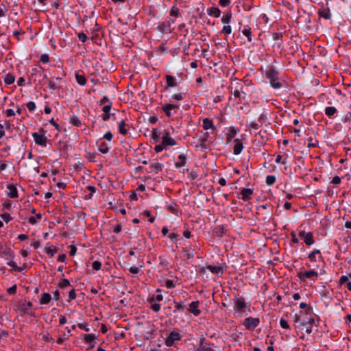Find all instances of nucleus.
<instances>
[{"instance_id":"nucleus-62","label":"nucleus","mask_w":351,"mask_h":351,"mask_svg":"<svg viewBox=\"0 0 351 351\" xmlns=\"http://www.w3.org/2000/svg\"><path fill=\"white\" fill-rule=\"evenodd\" d=\"M101 263L98 261H95L93 263V268L96 270V271H98L101 269Z\"/></svg>"},{"instance_id":"nucleus-36","label":"nucleus","mask_w":351,"mask_h":351,"mask_svg":"<svg viewBox=\"0 0 351 351\" xmlns=\"http://www.w3.org/2000/svg\"><path fill=\"white\" fill-rule=\"evenodd\" d=\"M66 330L67 331V335H66V334H64L63 337H59L56 341L58 344H62L64 341L67 340L71 336V330L68 327H66Z\"/></svg>"},{"instance_id":"nucleus-31","label":"nucleus","mask_w":351,"mask_h":351,"mask_svg":"<svg viewBox=\"0 0 351 351\" xmlns=\"http://www.w3.org/2000/svg\"><path fill=\"white\" fill-rule=\"evenodd\" d=\"M40 303L41 304H48L51 300V296L49 293H43L40 295Z\"/></svg>"},{"instance_id":"nucleus-12","label":"nucleus","mask_w":351,"mask_h":351,"mask_svg":"<svg viewBox=\"0 0 351 351\" xmlns=\"http://www.w3.org/2000/svg\"><path fill=\"white\" fill-rule=\"evenodd\" d=\"M32 137L34 138V140L37 145L42 147L47 146V138L45 136L44 134H40L37 132H34L32 134Z\"/></svg>"},{"instance_id":"nucleus-25","label":"nucleus","mask_w":351,"mask_h":351,"mask_svg":"<svg viewBox=\"0 0 351 351\" xmlns=\"http://www.w3.org/2000/svg\"><path fill=\"white\" fill-rule=\"evenodd\" d=\"M317 256H318L319 259H322L320 250L315 249L308 254V258L311 262H316L317 261Z\"/></svg>"},{"instance_id":"nucleus-45","label":"nucleus","mask_w":351,"mask_h":351,"mask_svg":"<svg viewBox=\"0 0 351 351\" xmlns=\"http://www.w3.org/2000/svg\"><path fill=\"white\" fill-rule=\"evenodd\" d=\"M184 95L185 94L183 93H176L171 96V99L177 101H182L184 99Z\"/></svg>"},{"instance_id":"nucleus-54","label":"nucleus","mask_w":351,"mask_h":351,"mask_svg":"<svg viewBox=\"0 0 351 351\" xmlns=\"http://www.w3.org/2000/svg\"><path fill=\"white\" fill-rule=\"evenodd\" d=\"M77 37L80 41L82 43H85L88 38L87 36L84 32H80L77 34Z\"/></svg>"},{"instance_id":"nucleus-56","label":"nucleus","mask_w":351,"mask_h":351,"mask_svg":"<svg viewBox=\"0 0 351 351\" xmlns=\"http://www.w3.org/2000/svg\"><path fill=\"white\" fill-rule=\"evenodd\" d=\"M1 217L3 219V220L5 221L6 223L12 219V217L10 216L9 213H3L1 215Z\"/></svg>"},{"instance_id":"nucleus-13","label":"nucleus","mask_w":351,"mask_h":351,"mask_svg":"<svg viewBox=\"0 0 351 351\" xmlns=\"http://www.w3.org/2000/svg\"><path fill=\"white\" fill-rule=\"evenodd\" d=\"M297 276L300 279L311 278L313 277H317L318 273L314 269L310 271H300L298 273Z\"/></svg>"},{"instance_id":"nucleus-44","label":"nucleus","mask_w":351,"mask_h":351,"mask_svg":"<svg viewBox=\"0 0 351 351\" xmlns=\"http://www.w3.org/2000/svg\"><path fill=\"white\" fill-rule=\"evenodd\" d=\"M208 136V133H206V135H204V136H201L199 138V141H201L200 146L202 148L206 149L208 147V145H207Z\"/></svg>"},{"instance_id":"nucleus-30","label":"nucleus","mask_w":351,"mask_h":351,"mask_svg":"<svg viewBox=\"0 0 351 351\" xmlns=\"http://www.w3.org/2000/svg\"><path fill=\"white\" fill-rule=\"evenodd\" d=\"M163 165L161 163L159 162H154L152 163L149 165V168L151 169L152 171H153L154 173H158L162 169Z\"/></svg>"},{"instance_id":"nucleus-11","label":"nucleus","mask_w":351,"mask_h":351,"mask_svg":"<svg viewBox=\"0 0 351 351\" xmlns=\"http://www.w3.org/2000/svg\"><path fill=\"white\" fill-rule=\"evenodd\" d=\"M162 300L163 296L162 294H158L150 300L151 308L154 312H158L160 310V305L158 302Z\"/></svg>"},{"instance_id":"nucleus-3","label":"nucleus","mask_w":351,"mask_h":351,"mask_svg":"<svg viewBox=\"0 0 351 351\" xmlns=\"http://www.w3.org/2000/svg\"><path fill=\"white\" fill-rule=\"evenodd\" d=\"M265 76L269 80L271 86L275 89H280L282 88V84L278 81V73L273 67L269 66L265 71Z\"/></svg>"},{"instance_id":"nucleus-46","label":"nucleus","mask_w":351,"mask_h":351,"mask_svg":"<svg viewBox=\"0 0 351 351\" xmlns=\"http://www.w3.org/2000/svg\"><path fill=\"white\" fill-rule=\"evenodd\" d=\"M48 87L49 89L54 90L60 89L61 86L55 82L49 80L48 83Z\"/></svg>"},{"instance_id":"nucleus-26","label":"nucleus","mask_w":351,"mask_h":351,"mask_svg":"<svg viewBox=\"0 0 351 351\" xmlns=\"http://www.w3.org/2000/svg\"><path fill=\"white\" fill-rule=\"evenodd\" d=\"M239 132V130L237 127H230L227 134L226 141L228 143L230 142L231 140L236 136Z\"/></svg>"},{"instance_id":"nucleus-28","label":"nucleus","mask_w":351,"mask_h":351,"mask_svg":"<svg viewBox=\"0 0 351 351\" xmlns=\"http://www.w3.org/2000/svg\"><path fill=\"white\" fill-rule=\"evenodd\" d=\"M166 81H167V85L168 87H176L177 86V83L176 82V78L171 75H167L165 76Z\"/></svg>"},{"instance_id":"nucleus-7","label":"nucleus","mask_w":351,"mask_h":351,"mask_svg":"<svg viewBox=\"0 0 351 351\" xmlns=\"http://www.w3.org/2000/svg\"><path fill=\"white\" fill-rule=\"evenodd\" d=\"M260 324V319L257 317H248L244 319L243 326L247 330H254Z\"/></svg>"},{"instance_id":"nucleus-49","label":"nucleus","mask_w":351,"mask_h":351,"mask_svg":"<svg viewBox=\"0 0 351 351\" xmlns=\"http://www.w3.org/2000/svg\"><path fill=\"white\" fill-rule=\"evenodd\" d=\"M221 33L226 35H230L232 33L231 26L229 24L224 25L222 28Z\"/></svg>"},{"instance_id":"nucleus-34","label":"nucleus","mask_w":351,"mask_h":351,"mask_svg":"<svg viewBox=\"0 0 351 351\" xmlns=\"http://www.w3.org/2000/svg\"><path fill=\"white\" fill-rule=\"evenodd\" d=\"M76 82L81 86H85L86 84V78L85 75H80L77 73L75 74Z\"/></svg>"},{"instance_id":"nucleus-50","label":"nucleus","mask_w":351,"mask_h":351,"mask_svg":"<svg viewBox=\"0 0 351 351\" xmlns=\"http://www.w3.org/2000/svg\"><path fill=\"white\" fill-rule=\"evenodd\" d=\"M165 285L169 289L174 288L176 287L175 282L171 279L166 280L165 282Z\"/></svg>"},{"instance_id":"nucleus-2","label":"nucleus","mask_w":351,"mask_h":351,"mask_svg":"<svg viewBox=\"0 0 351 351\" xmlns=\"http://www.w3.org/2000/svg\"><path fill=\"white\" fill-rule=\"evenodd\" d=\"M176 145V141L174 138L170 136L169 132L165 130L162 136V141L160 144L156 145L154 147V151L156 153L162 152L163 149H167L169 146H173Z\"/></svg>"},{"instance_id":"nucleus-14","label":"nucleus","mask_w":351,"mask_h":351,"mask_svg":"<svg viewBox=\"0 0 351 351\" xmlns=\"http://www.w3.org/2000/svg\"><path fill=\"white\" fill-rule=\"evenodd\" d=\"M8 254L9 257H6L7 265L12 267L14 270L21 271L22 270L21 267H18L16 263L13 261L14 253L12 251H8Z\"/></svg>"},{"instance_id":"nucleus-63","label":"nucleus","mask_w":351,"mask_h":351,"mask_svg":"<svg viewBox=\"0 0 351 351\" xmlns=\"http://www.w3.org/2000/svg\"><path fill=\"white\" fill-rule=\"evenodd\" d=\"M184 28H185L184 23H182L178 26L179 30L182 31L184 36H186L188 34L189 32H188L187 29H184Z\"/></svg>"},{"instance_id":"nucleus-35","label":"nucleus","mask_w":351,"mask_h":351,"mask_svg":"<svg viewBox=\"0 0 351 351\" xmlns=\"http://www.w3.org/2000/svg\"><path fill=\"white\" fill-rule=\"evenodd\" d=\"M318 13H319V16L320 17H322L325 19H329L331 16L330 10L328 9H326V8L319 10Z\"/></svg>"},{"instance_id":"nucleus-33","label":"nucleus","mask_w":351,"mask_h":351,"mask_svg":"<svg viewBox=\"0 0 351 351\" xmlns=\"http://www.w3.org/2000/svg\"><path fill=\"white\" fill-rule=\"evenodd\" d=\"M232 17V15L230 12H224L221 19V22L225 25H228L230 23Z\"/></svg>"},{"instance_id":"nucleus-47","label":"nucleus","mask_w":351,"mask_h":351,"mask_svg":"<svg viewBox=\"0 0 351 351\" xmlns=\"http://www.w3.org/2000/svg\"><path fill=\"white\" fill-rule=\"evenodd\" d=\"M276 180V178L275 176L269 175L266 177V184L269 186L274 184Z\"/></svg>"},{"instance_id":"nucleus-8","label":"nucleus","mask_w":351,"mask_h":351,"mask_svg":"<svg viewBox=\"0 0 351 351\" xmlns=\"http://www.w3.org/2000/svg\"><path fill=\"white\" fill-rule=\"evenodd\" d=\"M235 308L239 312H244L246 308V303L243 297L237 295L233 300Z\"/></svg>"},{"instance_id":"nucleus-40","label":"nucleus","mask_w":351,"mask_h":351,"mask_svg":"<svg viewBox=\"0 0 351 351\" xmlns=\"http://www.w3.org/2000/svg\"><path fill=\"white\" fill-rule=\"evenodd\" d=\"M69 123L77 127L81 125V121L76 115H73L70 117Z\"/></svg>"},{"instance_id":"nucleus-9","label":"nucleus","mask_w":351,"mask_h":351,"mask_svg":"<svg viewBox=\"0 0 351 351\" xmlns=\"http://www.w3.org/2000/svg\"><path fill=\"white\" fill-rule=\"evenodd\" d=\"M206 269L209 270L211 273L216 275H221L223 272V269L222 267L219 265H207L206 267H202L199 269L200 274H204L206 271Z\"/></svg>"},{"instance_id":"nucleus-39","label":"nucleus","mask_w":351,"mask_h":351,"mask_svg":"<svg viewBox=\"0 0 351 351\" xmlns=\"http://www.w3.org/2000/svg\"><path fill=\"white\" fill-rule=\"evenodd\" d=\"M15 77L11 73L6 74L5 78H4V82L7 85H10L14 82Z\"/></svg>"},{"instance_id":"nucleus-59","label":"nucleus","mask_w":351,"mask_h":351,"mask_svg":"<svg viewBox=\"0 0 351 351\" xmlns=\"http://www.w3.org/2000/svg\"><path fill=\"white\" fill-rule=\"evenodd\" d=\"M40 61L43 63H48L49 61V55L47 54V53H43L40 56Z\"/></svg>"},{"instance_id":"nucleus-23","label":"nucleus","mask_w":351,"mask_h":351,"mask_svg":"<svg viewBox=\"0 0 351 351\" xmlns=\"http://www.w3.org/2000/svg\"><path fill=\"white\" fill-rule=\"evenodd\" d=\"M202 127H203L204 130H212L213 131L216 130V127L213 124V121L208 118H205L203 119Z\"/></svg>"},{"instance_id":"nucleus-51","label":"nucleus","mask_w":351,"mask_h":351,"mask_svg":"<svg viewBox=\"0 0 351 351\" xmlns=\"http://www.w3.org/2000/svg\"><path fill=\"white\" fill-rule=\"evenodd\" d=\"M280 326L284 329H289L290 326L288 322L283 318L280 319Z\"/></svg>"},{"instance_id":"nucleus-52","label":"nucleus","mask_w":351,"mask_h":351,"mask_svg":"<svg viewBox=\"0 0 351 351\" xmlns=\"http://www.w3.org/2000/svg\"><path fill=\"white\" fill-rule=\"evenodd\" d=\"M45 252L49 255L50 256H53L55 253L56 252V248H53V247H46L45 248Z\"/></svg>"},{"instance_id":"nucleus-60","label":"nucleus","mask_w":351,"mask_h":351,"mask_svg":"<svg viewBox=\"0 0 351 351\" xmlns=\"http://www.w3.org/2000/svg\"><path fill=\"white\" fill-rule=\"evenodd\" d=\"M169 237L170 238V239L172 241H176L178 239L180 238V235L176 234V233H174V232H171L169 234Z\"/></svg>"},{"instance_id":"nucleus-16","label":"nucleus","mask_w":351,"mask_h":351,"mask_svg":"<svg viewBox=\"0 0 351 351\" xmlns=\"http://www.w3.org/2000/svg\"><path fill=\"white\" fill-rule=\"evenodd\" d=\"M8 192L7 195L10 198H16L18 197V190L13 184H8L6 186Z\"/></svg>"},{"instance_id":"nucleus-64","label":"nucleus","mask_w":351,"mask_h":351,"mask_svg":"<svg viewBox=\"0 0 351 351\" xmlns=\"http://www.w3.org/2000/svg\"><path fill=\"white\" fill-rule=\"evenodd\" d=\"M231 3V0H219V3L221 7H227Z\"/></svg>"},{"instance_id":"nucleus-10","label":"nucleus","mask_w":351,"mask_h":351,"mask_svg":"<svg viewBox=\"0 0 351 351\" xmlns=\"http://www.w3.org/2000/svg\"><path fill=\"white\" fill-rule=\"evenodd\" d=\"M197 351H215L213 344L206 342V339L204 336L199 338V346Z\"/></svg>"},{"instance_id":"nucleus-22","label":"nucleus","mask_w":351,"mask_h":351,"mask_svg":"<svg viewBox=\"0 0 351 351\" xmlns=\"http://www.w3.org/2000/svg\"><path fill=\"white\" fill-rule=\"evenodd\" d=\"M253 190L251 189L243 188L241 191V199L243 201H247L252 198Z\"/></svg>"},{"instance_id":"nucleus-6","label":"nucleus","mask_w":351,"mask_h":351,"mask_svg":"<svg viewBox=\"0 0 351 351\" xmlns=\"http://www.w3.org/2000/svg\"><path fill=\"white\" fill-rule=\"evenodd\" d=\"M299 237L304 241L307 246H311L314 244L315 240L313 234L311 232H305L304 230H300L298 232Z\"/></svg>"},{"instance_id":"nucleus-29","label":"nucleus","mask_w":351,"mask_h":351,"mask_svg":"<svg viewBox=\"0 0 351 351\" xmlns=\"http://www.w3.org/2000/svg\"><path fill=\"white\" fill-rule=\"evenodd\" d=\"M215 229V235L219 238H221L226 233V229L223 225L217 226Z\"/></svg>"},{"instance_id":"nucleus-32","label":"nucleus","mask_w":351,"mask_h":351,"mask_svg":"<svg viewBox=\"0 0 351 351\" xmlns=\"http://www.w3.org/2000/svg\"><path fill=\"white\" fill-rule=\"evenodd\" d=\"M126 126L127 124L123 119L119 122V132L120 134L126 135L128 133Z\"/></svg>"},{"instance_id":"nucleus-17","label":"nucleus","mask_w":351,"mask_h":351,"mask_svg":"<svg viewBox=\"0 0 351 351\" xmlns=\"http://www.w3.org/2000/svg\"><path fill=\"white\" fill-rule=\"evenodd\" d=\"M199 301H193L189 304V311L193 314L195 316H198L200 315L201 311L199 309Z\"/></svg>"},{"instance_id":"nucleus-1","label":"nucleus","mask_w":351,"mask_h":351,"mask_svg":"<svg viewBox=\"0 0 351 351\" xmlns=\"http://www.w3.org/2000/svg\"><path fill=\"white\" fill-rule=\"evenodd\" d=\"M300 313L301 315H295L294 322L295 323L298 322L300 325L302 326H306L307 324L313 325L315 322V315L312 308L308 307V308L305 309L304 311H301Z\"/></svg>"},{"instance_id":"nucleus-19","label":"nucleus","mask_w":351,"mask_h":351,"mask_svg":"<svg viewBox=\"0 0 351 351\" xmlns=\"http://www.w3.org/2000/svg\"><path fill=\"white\" fill-rule=\"evenodd\" d=\"M97 145L98 147V150L102 154H107L109 152L110 147L108 145L103 141L102 139H99L97 141Z\"/></svg>"},{"instance_id":"nucleus-42","label":"nucleus","mask_w":351,"mask_h":351,"mask_svg":"<svg viewBox=\"0 0 351 351\" xmlns=\"http://www.w3.org/2000/svg\"><path fill=\"white\" fill-rule=\"evenodd\" d=\"M173 304L176 310L180 312H183L185 309L186 306L183 302H174Z\"/></svg>"},{"instance_id":"nucleus-53","label":"nucleus","mask_w":351,"mask_h":351,"mask_svg":"<svg viewBox=\"0 0 351 351\" xmlns=\"http://www.w3.org/2000/svg\"><path fill=\"white\" fill-rule=\"evenodd\" d=\"M26 106L29 112H33L36 109V104L32 101L27 102Z\"/></svg>"},{"instance_id":"nucleus-18","label":"nucleus","mask_w":351,"mask_h":351,"mask_svg":"<svg viewBox=\"0 0 351 351\" xmlns=\"http://www.w3.org/2000/svg\"><path fill=\"white\" fill-rule=\"evenodd\" d=\"M187 156L184 154H181L178 157V160L175 162V167L181 169L186 165Z\"/></svg>"},{"instance_id":"nucleus-61","label":"nucleus","mask_w":351,"mask_h":351,"mask_svg":"<svg viewBox=\"0 0 351 351\" xmlns=\"http://www.w3.org/2000/svg\"><path fill=\"white\" fill-rule=\"evenodd\" d=\"M341 178L340 177L336 176L332 178L330 183H332L335 185H338L341 183Z\"/></svg>"},{"instance_id":"nucleus-55","label":"nucleus","mask_w":351,"mask_h":351,"mask_svg":"<svg viewBox=\"0 0 351 351\" xmlns=\"http://www.w3.org/2000/svg\"><path fill=\"white\" fill-rule=\"evenodd\" d=\"M77 326L80 329L84 330H85L86 332L90 331V328L88 326V324L86 323H79V324H77Z\"/></svg>"},{"instance_id":"nucleus-21","label":"nucleus","mask_w":351,"mask_h":351,"mask_svg":"<svg viewBox=\"0 0 351 351\" xmlns=\"http://www.w3.org/2000/svg\"><path fill=\"white\" fill-rule=\"evenodd\" d=\"M112 108V102H109V104L105 105L103 108H102V111L104 112V113L102 114V119L104 121H108L110 119V111Z\"/></svg>"},{"instance_id":"nucleus-27","label":"nucleus","mask_w":351,"mask_h":351,"mask_svg":"<svg viewBox=\"0 0 351 351\" xmlns=\"http://www.w3.org/2000/svg\"><path fill=\"white\" fill-rule=\"evenodd\" d=\"M207 14L209 16H213L215 18H218L221 15V10L217 7H211L207 9Z\"/></svg>"},{"instance_id":"nucleus-43","label":"nucleus","mask_w":351,"mask_h":351,"mask_svg":"<svg viewBox=\"0 0 351 351\" xmlns=\"http://www.w3.org/2000/svg\"><path fill=\"white\" fill-rule=\"evenodd\" d=\"M42 218V215L40 213H38L36 215V217H30L28 219V222L30 224H35L37 223L38 220H40Z\"/></svg>"},{"instance_id":"nucleus-24","label":"nucleus","mask_w":351,"mask_h":351,"mask_svg":"<svg viewBox=\"0 0 351 351\" xmlns=\"http://www.w3.org/2000/svg\"><path fill=\"white\" fill-rule=\"evenodd\" d=\"M243 36L247 38L249 43L252 41V29L249 25H244L243 29L241 30Z\"/></svg>"},{"instance_id":"nucleus-37","label":"nucleus","mask_w":351,"mask_h":351,"mask_svg":"<svg viewBox=\"0 0 351 351\" xmlns=\"http://www.w3.org/2000/svg\"><path fill=\"white\" fill-rule=\"evenodd\" d=\"M32 306V303L31 302H27V303L21 305V310L23 311L24 313L32 315V313L29 310Z\"/></svg>"},{"instance_id":"nucleus-41","label":"nucleus","mask_w":351,"mask_h":351,"mask_svg":"<svg viewBox=\"0 0 351 351\" xmlns=\"http://www.w3.org/2000/svg\"><path fill=\"white\" fill-rule=\"evenodd\" d=\"M325 114L328 117L333 116L337 112V109L333 106L326 107L325 108Z\"/></svg>"},{"instance_id":"nucleus-5","label":"nucleus","mask_w":351,"mask_h":351,"mask_svg":"<svg viewBox=\"0 0 351 351\" xmlns=\"http://www.w3.org/2000/svg\"><path fill=\"white\" fill-rule=\"evenodd\" d=\"M161 109L167 117H170L178 111L180 109V105L166 104L162 106Z\"/></svg>"},{"instance_id":"nucleus-38","label":"nucleus","mask_w":351,"mask_h":351,"mask_svg":"<svg viewBox=\"0 0 351 351\" xmlns=\"http://www.w3.org/2000/svg\"><path fill=\"white\" fill-rule=\"evenodd\" d=\"M169 15L171 16L178 17L180 14V10L176 5H173L169 11Z\"/></svg>"},{"instance_id":"nucleus-20","label":"nucleus","mask_w":351,"mask_h":351,"mask_svg":"<svg viewBox=\"0 0 351 351\" xmlns=\"http://www.w3.org/2000/svg\"><path fill=\"white\" fill-rule=\"evenodd\" d=\"M83 338L86 343L90 344V348H93L95 344V339H97V337L95 334H84Z\"/></svg>"},{"instance_id":"nucleus-4","label":"nucleus","mask_w":351,"mask_h":351,"mask_svg":"<svg viewBox=\"0 0 351 351\" xmlns=\"http://www.w3.org/2000/svg\"><path fill=\"white\" fill-rule=\"evenodd\" d=\"M181 339L182 335L178 330H173L167 335L165 338V345L168 347H171Z\"/></svg>"},{"instance_id":"nucleus-48","label":"nucleus","mask_w":351,"mask_h":351,"mask_svg":"<svg viewBox=\"0 0 351 351\" xmlns=\"http://www.w3.org/2000/svg\"><path fill=\"white\" fill-rule=\"evenodd\" d=\"M70 285V282L68 279H62L58 284V287L62 289H64Z\"/></svg>"},{"instance_id":"nucleus-58","label":"nucleus","mask_w":351,"mask_h":351,"mask_svg":"<svg viewBox=\"0 0 351 351\" xmlns=\"http://www.w3.org/2000/svg\"><path fill=\"white\" fill-rule=\"evenodd\" d=\"M112 137H113V135L112 134L111 132L108 131L103 136V138H101L102 140L103 139H106L108 141H111L112 139Z\"/></svg>"},{"instance_id":"nucleus-15","label":"nucleus","mask_w":351,"mask_h":351,"mask_svg":"<svg viewBox=\"0 0 351 351\" xmlns=\"http://www.w3.org/2000/svg\"><path fill=\"white\" fill-rule=\"evenodd\" d=\"M243 149V144L242 140L240 138H236L234 140V149L233 154L234 155H239L241 153Z\"/></svg>"},{"instance_id":"nucleus-57","label":"nucleus","mask_w":351,"mask_h":351,"mask_svg":"<svg viewBox=\"0 0 351 351\" xmlns=\"http://www.w3.org/2000/svg\"><path fill=\"white\" fill-rule=\"evenodd\" d=\"M12 204L10 200H6L2 205L3 209L10 210L12 208Z\"/></svg>"}]
</instances>
